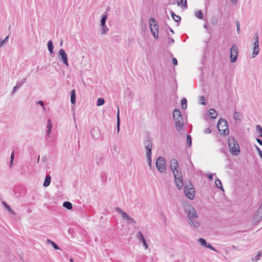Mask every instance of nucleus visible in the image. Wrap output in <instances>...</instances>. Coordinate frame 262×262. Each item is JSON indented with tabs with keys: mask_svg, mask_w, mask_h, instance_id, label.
<instances>
[{
	"mask_svg": "<svg viewBox=\"0 0 262 262\" xmlns=\"http://www.w3.org/2000/svg\"><path fill=\"white\" fill-rule=\"evenodd\" d=\"M238 54V49L236 45H234L232 46L230 50V61L231 62H235L237 60Z\"/></svg>",
	"mask_w": 262,
	"mask_h": 262,
	"instance_id": "obj_11",
	"label": "nucleus"
},
{
	"mask_svg": "<svg viewBox=\"0 0 262 262\" xmlns=\"http://www.w3.org/2000/svg\"><path fill=\"white\" fill-rule=\"evenodd\" d=\"M70 261V262H74L73 259L72 258H71Z\"/></svg>",
	"mask_w": 262,
	"mask_h": 262,
	"instance_id": "obj_59",
	"label": "nucleus"
},
{
	"mask_svg": "<svg viewBox=\"0 0 262 262\" xmlns=\"http://www.w3.org/2000/svg\"><path fill=\"white\" fill-rule=\"evenodd\" d=\"M136 237L139 240V242H141L142 243L144 248L145 249H147L148 248V245L141 231H139L138 232V233L136 235Z\"/></svg>",
	"mask_w": 262,
	"mask_h": 262,
	"instance_id": "obj_14",
	"label": "nucleus"
},
{
	"mask_svg": "<svg viewBox=\"0 0 262 262\" xmlns=\"http://www.w3.org/2000/svg\"><path fill=\"white\" fill-rule=\"evenodd\" d=\"M118 111H117V132H119L120 131V117H119V106H118Z\"/></svg>",
	"mask_w": 262,
	"mask_h": 262,
	"instance_id": "obj_21",
	"label": "nucleus"
},
{
	"mask_svg": "<svg viewBox=\"0 0 262 262\" xmlns=\"http://www.w3.org/2000/svg\"><path fill=\"white\" fill-rule=\"evenodd\" d=\"M14 152H12L11 155V161H10V167H11L12 165V164L13 162V160H14Z\"/></svg>",
	"mask_w": 262,
	"mask_h": 262,
	"instance_id": "obj_45",
	"label": "nucleus"
},
{
	"mask_svg": "<svg viewBox=\"0 0 262 262\" xmlns=\"http://www.w3.org/2000/svg\"><path fill=\"white\" fill-rule=\"evenodd\" d=\"M115 211L119 213L120 216L122 217L123 219H124L127 213L125 212L124 211H123L121 208L119 207H116L115 208Z\"/></svg>",
	"mask_w": 262,
	"mask_h": 262,
	"instance_id": "obj_18",
	"label": "nucleus"
},
{
	"mask_svg": "<svg viewBox=\"0 0 262 262\" xmlns=\"http://www.w3.org/2000/svg\"><path fill=\"white\" fill-rule=\"evenodd\" d=\"M256 129L257 132L259 133V137L262 138V128L260 125H257L256 126Z\"/></svg>",
	"mask_w": 262,
	"mask_h": 262,
	"instance_id": "obj_36",
	"label": "nucleus"
},
{
	"mask_svg": "<svg viewBox=\"0 0 262 262\" xmlns=\"http://www.w3.org/2000/svg\"><path fill=\"white\" fill-rule=\"evenodd\" d=\"M51 177L50 176H46L45 181L43 182V186L45 187H48L49 186L50 183H51Z\"/></svg>",
	"mask_w": 262,
	"mask_h": 262,
	"instance_id": "obj_22",
	"label": "nucleus"
},
{
	"mask_svg": "<svg viewBox=\"0 0 262 262\" xmlns=\"http://www.w3.org/2000/svg\"><path fill=\"white\" fill-rule=\"evenodd\" d=\"M199 99H200V103L201 104H202L203 105H205L206 104V99H205L204 97L200 96L199 97Z\"/></svg>",
	"mask_w": 262,
	"mask_h": 262,
	"instance_id": "obj_40",
	"label": "nucleus"
},
{
	"mask_svg": "<svg viewBox=\"0 0 262 262\" xmlns=\"http://www.w3.org/2000/svg\"><path fill=\"white\" fill-rule=\"evenodd\" d=\"M71 102L73 104L76 102V92L75 90H72L71 92Z\"/></svg>",
	"mask_w": 262,
	"mask_h": 262,
	"instance_id": "obj_20",
	"label": "nucleus"
},
{
	"mask_svg": "<svg viewBox=\"0 0 262 262\" xmlns=\"http://www.w3.org/2000/svg\"><path fill=\"white\" fill-rule=\"evenodd\" d=\"M236 29L238 34H240V24L238 21H236Z\"/></svg>",
	"mask_w": 262,
	"mask_h": 262,
	"instance_id": "obj_44",
	"label": "nucleus"
},
{
	"mask_svg": "<svg viewBox=\"0 0 262 262\" xmlns=\"http://www.w3.org/2000/svg\"><path fill=\"white\" fill-rule=\"evenodd\" d=\"M168 43L169 45H171L172 43H174V40L173 38L170 37V36L168 37Z\"/></svg>",
	"mask_w": 262,
	"mask_h": 262,
	"instance_id": "obj_47",
	"label": "nucleus"
},
{
	"mask_svg": "<svg viewBox=\"0 0 262 262\" xmlns=\"http://www.w3.org/2000/svg\"><path fill=\"white\" fill-rule=\"evenodd\" d=\"M242 115L239 112H235L234 114V118L235 120H241Z\"/></svg>",
	"mask_w": 262,
	"mask_h": 262,
	"instance_id": "obj_33",
	"label": "nucleus"
},
{
	"mask_svg": "<svg viewBox=\"0 0 262 262\" xmlns=\"http://www.w3.org/2000/svg\"><path fill=\"white\" fill-rule=\"evenodd\" d=\"M262 220V211L257 210L253 217V221L256 223H259Z\"/></svg>",
	"mask_w": 262,
	"mask_h": 262,
	"instance_id": "obj_16",
	"label": "nucleus"
},
{
	"mask_svg": "<svg viewBox=\"0 0 262 262\" xmlns=\"http://www.w3.org/2000/svg\"><path fill=\"white\" fill-rule=\"evenodd\" d=\"M206 248H209L213 251H214L215 252H217L215 249V248L212 246L210 244H207V245L205 247Z\"/></svg>",
	"mask_w": 262,
	"mask_h": 262,
	"instance_id": "obj_42",
	"label": "nucleus"
},
{
	"mask_svg": "<svg viewBox=\"0 0 262 262\" xmlns=\"http://www.w3.org/2000/svg\"><path fill=\"white\" fill-rule=\"evenodd\" d=\"M215 185L221 190L224 191V189L222 185L221 181L219 179H216L215 181Z\"/></svg>",
	"mask_w": 262,
	"mask_h": 262,
	"instance_id": "obj_27",
	"label": "nucleus"
},
{
	"mask_svg": "<svg viewBox=\"0 0 262 262\" xmlns=\"http://www.w3.org/2000/svg\"><path fill=\"white\" fill-rule=\"evenodd\" d=\"M172 63L173 65L176 66L178 64L177 60L176 58H173L172 59Z\"/></svg>",
	"mask_w": 262,
	"mask_h": 262,
	"instance_id": "obj_48",
	"label": "nucleus"
},
{
	"mask_svg": "<svg viewBox=\"0 0 262 262\" xmlns=\"http://www.w3.org/2000/svg\"><path fill=\"white\" fill-rule=\"evenodd\" d=\"M195 16L199 19H202L203 18V15L202 13V11L199 10L196 12Z\"/></svg>",
	"mask_w": 262,
	"mask_h": 262,
	"instance_id": "obj_37",
	"label": "nucleus"
},
{
	"mask_svg": "<svg viewBox=\"0 0 262 262\" xmlns=\"http://www.w3.org/2000/svg\"><path fill=\"white\" fill-rule=\"evenodd\" d=\"M169 30H170V32L171 33H172V34H173V33H174V31H173V30L172 29L170 28V29H169Z\"/></svg>",
	"mask_w": 262,
	"mask_h": 262,
	"instance_id": "obj_58",
	"label": "nucleus"
},
{
	"mask_svg": "<svg viewBox=\"0 0 262 262\" xmlns=\"http://www.w3.org/2000/svg\"><path fill=\"white\" fill-rule=\"evenodd\" d=\"M207 176H208V179H209V180H212V179H213V177H212V174L209 173V174H208L207 175Z\"/></svg>",
	"mask_w": 262,
	"mask_h": 262,
	"instance_id": "obj_52",
	"label": "nucleus"
},
{
	"mask_svg": "<svg viewBox=\"0 0 262 262\" xmlns=\"http://www.w3.org/2000/svg\"><path fill=\"white\" fill-rule=\"evenodd\" d=\"M198 217L190 218L188 219L189 225L193 228H198L200 227V223L197 221Z\"/></svg>",
	"mask_w": 262,
	"mask_h": 262,
	"instance_id": "obj_15",
	"label": "nucleus"
},
{
	"mask_svg": "<svg viewBox=\"0 0 262 262\" xmlns=\"http://www.w3.org/2000/svg\"><path fill=\"white\" fill-rule=\"evenodd\" d=\"M170 167L173 174H175L176 173L178 174V173L181 172L179 164L176 159H172L171 160L170 162Z\"/></svg>",
	"mask_w": 262,
	"mask_h": 262,
	"instance_id": "obj_8",
	"label": "nucleus"
},
{
	"mask_svg": "<svg viewBox=\"0 0 262 262\" xmlns=\"http://www.w3.org/2000/svg\"><path fill=\"white\" fill-rule=\"evenodd\" d=\"M8 38L9 36H7L3 40H2L0 42V47H2L4 43L7 42L8 41Z\"/></svg>",
	"mask_w": 262,
	"mask_h": 262,
	"instance_id": "obj_43",
	"label": "nucleus"
},
{
	"mask_svg": "<svg viewBox=\"0 0 262 262\" xmlns=\"http://www.w3.org/2000/svg\"><path fill=\"white\" fill-rule=\"evenodd\" d=\"M228 143L231 154L233 156H237L240 152V149L236 140L233 137L230 136L228 139Z\"/></svg>",
	"mask_w": 262,
	"mask_h": 262,
	"instance_id": "obj_2",
	"label": "nucleus"
},
{
	"mask_svg": "<svg viewBox=\"0 0 262 262\" xmlns=\"http://www.w3.org/2000/svg\"><path fill=\"white\" fill-rule=\"evenodd\" d=\"M46 242H47V243L50 244L54 247V248L55 249H56V250H60V248H59V246H58L54 242L51 241L50 239H47Z\"/></svg>",
	"mask_w": 262,
	"mask_h": 262,
	"instance_id": "obj_25",
	"label": "nucleus"
},
{
	"mask_svg": "<svg viewBox=\"0 0 262 262\" xmlns=\"http://www.w3.org/2000/svg\"><path fill=\"white\" fill-rule=\"evenodd\" d=\"M58 57L60 61L66 66H69L67 54L63 49H60L58 52Z\"/></svg>",
	"mask_w": 262,
	"mask_h": 262,
	"instance_id": "obj_9",
	"label": "nucleus"
},
{
	"mask_svg": "<svg viewBox=\"0 0 262 262\" xmlns=\"http://www.w3.org/2000/svg\"><path fill=\"white\" fill-rule=\"evenodd\" d=\"M124 220H125L126 221H127L129 223L135 224L136 223L135 222V221L134 220V219L132 218L131 217H130L127 214L125 216Z\"/></svg>",
	"mask_w": 262,
	"mask_h": 262,
	"instance_id": "obj_26",
	"label": "nucleus"
},
{
	"mask_svg": "<svg viewBox=\"0 0 262 262\" xmlns=\"http://www.w3.org/2000/svg\"><path fill=\"white\" fill-rule=\"evenodd\" d=\"M184 193L186 196L190 199L193 200L195 196L194 189L191 187H189L188 186L184 188Z\"/></svg>",
	"mask_w": 262,
	"mask_h": 262,
	"instance_id": "obj_10",
	"label": "nucleus"
},
{
	"mask_svg": "<svg viewBox=\"0 0 262 262\" xmlns=\"http://www.w3.org/2000/svg\"><path fill=\"white\" fill-rule=\"evenodd\" d=\"M231 3L232 4H233L234 5H236L237 4V0H230Z\"/></svg>",
	"mask_w": 262,
	"mask_h": 262,
	"instance_id": "obj_54",
	"label": "nucleus"
},
{
	"mask_svg": "<svg viewBox=\"0 0 262 262\" xmlns=\"http://www.w3.org/2000/svg\"><path fill=\"white\" fill-rule=\"evenodd\" d=\"M259 53V40L258 35L256 34L255 35V42L254 43L253 52V57H254Z\"/></svg>",
	"mask_w": 262,
	"mask_h": 262,
	"instance_id": "obj_13",
	"label": "nucleus"
},
{
	"mask_svg": "<svg viewBox=\"0 0 262 262\" xmlns=\"http://www.w3.org/2000/svg\"><path fill=\"white\" fill-rule=\"evenodd\" d=\"M145 147L146 150V156L147 158L148 163L149 167L151 166V148L152 147V142L147 140L144 142Z\"/></svg>",
	"mask_w": 262,
	"mask_h": 262,
	"instance_id": "obj_4",
	"label": "nucleus"
},
{
	"mask_svg": "<svg viewBox=\"0 0 262 262\" xmlns=\"http://www.w3.org/2000/svg\"><path fill=\"white\" fill-rule=\"evenodd\" d=\"M198 242L199 243H200V244L201 245V246H203L204 247H206V246L207 245V243L206 241V240L203 238H200L198 239Z\"/></svg>",
	"mask_w": 262,
	"mask_h": 262,
	"instance_id": "obj_32",
	"label": "nucleus"
},
{
	"mask_svg": "<svg viewBox=\"0 0 262 262\" xmlns=\"http://www.w3.org/2000/svg\"><path fill=\"white\" fill-rule=\"evenodd\" d=\"M100 27H101V34L102 35H105L107 33L108 30H109V29L107 27V26L106 25H100Z\"/></svg>",
	"mask_w": 262,
	"mask_h": 262,
	"instance_id": "obj_19",
	"label": "nucleus"
},
{
	"mask_svg": "<svg viewBox=\"0 0 262 262\" xmlns=\"http://www.w3.org/2000/svg\"><path fill=\"white\" fill-rule=\"evenodd\" d=\"M52 126H53L52 123L51 122V119H49L48 120L47 125V127L48 129L47 131V136H49L51 134Z\"/></svg>",
	"mask_w": 262,
	"mask_h": 262,
	"instance_id": "obj_17",
	"label": "nucleus"
},
{
	"mask_svg": "<svg viewBox=\"0 0 262 262\" xmlns=\"http://www.w3.org/2000/svg\"><path fill=\"white\" fill-rule=\"evenodd\" d=\"M150 29L154 37L155 38H158V25L154 18L149 19Z\"/></svg>",
	"mask_w": 262,
	"mask_h": 262,
	"instance_id": "obj_6",
	"label": "nucleus"
},
{
	"mask_svg": "<svg viewBox=\"0 0 262 262\" xmlns=\"http://www.w3.org/2000/svg\"><path fill=\"white\" fill-rule=\"evenodd\" d=\"M258 209L260 211H262V202Z\"/></svg>",
	"mask_w": 262,
	"mask_h": 262,
	"instance_id": "obj_56",
	"label": "nucleus"
},
{
	"mask_svg": "<svg viewBox=\"0 0 262 262\" xmlns=\"http://www.w3.org/2000/svg\"><path fill=\"white\" fill-rule=\"evenodd\" d=\"M39 156L38 157V159H37L38 162H39Z\"/></svg>",
	"mask_w": 262,
	"mask_h": 262,
	"instance_id": "obj_61",
	"label": "nucleus"
},
{
	"mask_svg": "<svg viewBox=\"0 0 262 262\" xmlns=\"http://www.w3.org/2000/svg\"><path fill=\"white\" fill-rule=\"evenodd\" d=\"M259 156L261 158V159H262V153L260 154V155H259Z\"/></svg>",
	"mask_w": 262,
	"mask_h": 262,
	"instance_id": "obj_60",
	"label": "nucleus"
},
{
	"mask_svg": "<svg viewBox=\"0 0 262 262\" xmlns=\"http://www.w3.org/2000/svg\"><path fill=\"white\" fill-rule=\"evenodd\" d=\"M217 129L221 135H228L229 133L227 121L223 118H220L217 124Z\"/></svg>",
	"mask_w": 262,
	"mask_h": 262,
	"instance_id": "obj_3",
	"label": "nucleus"
},
{
	"mask_svg": "<svg viewBox=\"0 0 262 262\" xmlns=\"http://www.w3.org/2000/svg\"><path fill=\"white\" fill-rule=\"evenodd\" d=\"M187 143L188 147H190L191 146V138L189 135L187 136Z\"/></svg>",
	"mask_w": 262,
	"mask_h": 262,
	"instance_id": "obj_38",
	"label": "nucleus"
},
{
	"mask_svg": "<svg viewBox=\"0 0 262 262\" xmlns=\"http://www.w3.org/2000/svg\"><path fill=\"white\" fill-rule=\"evenodd\" d=\"M182 107L185 110L187 107V100L186 98H183L181 100Z\"/></svg>",
	"mask_w": 262,
	"mask_h": 262,
	"instance_id": "obj_35",
	"label": "nucleus"
},
{
	"mask_svg": "<svg viewBox=\"0 0 262 262\" xmlns=\"http://www.w3.org/2000/svg\"><path fill=\"white\" fill-rule=\"evenodd\" d=\"M174 178V182L177 188L179 189H181L183 185V177L181 172L178 173V174L176 173L173 174Z\"/></svg>",
	"mask_w": 262,
	"mask_h": 262,
	"instance_id": "obj_12",
	"label": "nucleus"
},
{
	"mask_svg": "<svg viewBox=\"0 0 262 262\" xmlns=\"http://www.w3.org/2000/svg\"><path fill=\"white\" fill-rule=\"evenodd\" d=\"M204 28L207 29H208V26L206 24H205L204 25Z\"/></svg>",
	"mask_w": 262,
	"mask_h": 262,
	"instance_id": "obj_57",
	"label": "nucleus"
},
{
	"mask_svg": "<svg viewBox=\"0 0 262 262\" xmlns=\"http://www.w3.org/2000/svg\"><path fill=\"white\" fill-rule=\"evenodd\" d=\"M204 132L205 133L209 134L211 132V130L209 128H207L204 130Z\"/></svg>",
	"mask_w": 262,
	"mask_h": 262,
	"instance_id": "obj_51",
	"label": "nucleus"
},
{
	"mask_svg": "<svg viewBox=\"0 0 262 262\" xmlns=\"http://www.w3.org/2000/svg\"><path fill=\"white\" fill-rule=\"evenodd\" d=\"M173 118L174 121V125L178 131H180L184 126V119L181 112L178 109H174L173 111Z\"/></svg>",
	"mask_w": 262,
	"mask_h": 262,
	"instance_id": "obj_1",
	"label": "nucleus"
},
{
	"mask_svg": "<svg viewBox=\"0 0 262 262\" xmlns=\"http://www.w3.org/2000/svg\"><path fill=\"white\" fill-rule=\"evenodd\" d=\"M37 103H38V104H40V105H41L42 106H43V110H45V107L43 106V101H41V100L38 101L37 102Z\"/></svg>",
	"mask_w": 262,
	"mask_h": 262,
	"instance_id": "obj_49",
	"label": "nucleus"
},
{
	"mask_svg": "<svg viewBox=\"0 0 262 262\" xmlns=\"http://www.w3.org/2000/svg\"><path fill=\"white\" fill-rule=\"evenodd\" d=\"M107 14L103 15L100 20V25H106V21L107 20Z\"/></svg>",
	"mask_w": 262,
	"mask_h": 262,
	"instance_id": "obj_29",
	"label": "nucleus"
},
{
	"mask_svg": "<svg viewBox=\"0 0 262 262\" xmlns=\"http://www.w3.org/2000/svg\"><path fill=\"white\" fill-rule=\"evenodd\" d=\"M180 3L183 7H187V0H180V2H178V4L180 5Z\"/></svg>",
	"mask_w": 262,
	"mask_h": 262,
	"instance_id": "obj_39",
	"label": "nucleus"
},
{
	"mask_svg": "<svg viewBox=\"0 0 262 262\" xmlns=\"http://www.w3.org/2000/svg\"><path fill=\"white\" fill-rule=\"evenodd\" d=\"M22 83L20 82H17L16 85L13 88L12 94L13 95L15 92L21 86Z\"/></svg>",
	"mask_w": 262,
	"mask_h": 262,
	"instance_id": "obj_30",
	"label": "nucleus"
},
{
	"mask_svg": "<svg viewBox=\"0 0 262 262\" xmlns=\"http://www.w3.org/2000/svg\"><path fill=\"white\" fill-rule=\"evenodd\" d=\"M256 149L257 151L258 152L259 155L262 153L261 150L258 146H256Z\"/></svg>",
	"mask_w": 262,
	"mask_h": 262,
	"instance_id": "obj_50",
	"label": "nucleus"
},
{
	"mask_svg": "<svg viewBox=\"0 0 262 262\" xmlns=\"http://www.w3.org/2000/svg\"><path fill=\"white\" fill-rule=\"evenodd\" d=\"M156 167L160 172L162 173L166 172V164L165 158L162 157H158L156 160Z\"/></svg>",
	"mask_w": 262,
	"mask_h": 262,
	"instance_id": "obj_5",
	"label": "nucleus"
},
{
	"mask_svg": "<svg viewBox=\"0 0 262 262\" xmlns=\"http://www.w3.org/2000/svg\"><path fill=\"white\" fill-rule=\"evenodd\" d=\"M209 112V115L212 119H215L217 117V114L215 110L210 109Z\"/></svg>",
	"mask_w": 262,
	"mask_h": 262,
	"instance_id": "obj_23",
	"label": "nucleus"
},
{
	"mask_svg": "<svg viewBox=\"0 0 262 262\" xmlns=\"http://www.w3.org/2000/svg\"><path fill=\"white\" fill-rule=\"evenodd\" d=\"M185 210L187 213V217L188 219L198 217L197 212L195 208L191 205H187L185 206Z\"/></svg>",
	"mask_w": 262,
	"mask_h": 262,
	"instance_id": "obj_7",
	"label": "nucleus"
},
{
	"mask_svg": "<svg viewBox=\"0 0 262 262\" xmlns=\"http://www.w3.org/2000/svg\"><path fill=\"white\" fill-rule=\"evenodd\" d=\"M5 208H6L7 209V210H8L10 213H11V214H15V212L13 211V209H12L11 208V207H10V206H9V205L7 206V207H5Z\"/></svg>",
	"mask_w": 262,
	"mask_h": 262,
	"instance_id": "obj_41",
	"label": "nucleus"
},
{
	"mask_svg": "<svg viewBox=\"0 0 262 262\" xmlns=\"http://www.w3.org/2000/svg\"><path fill=\"white\" fill-rule=\"evenodd\" d=\"M257 142L261 145H262V140L259 138L256 139Z\"/></svg>",
	"mask_w": 262,
	"mask_h": 262,
	"instance_id": "obj_53",
	"label": "nucleus"
},
{
	"mask_svg": "<svg viewBox=\"0 0 262 262\" xmlns=\"http://www.w3.org/2000/svg\"><path fill=\"white\" fill-rule=\"evenodd\" d=\"M261 256V253L260 252H259L257 253V255H256V256L255 257V260L256 261L259 260L260 259V258Z\"/></svg>",
	"mask_w": 262,
	"mask_h": 262,
	"instance_id": "obj_46",
	"label": "nucleus"
},
{
	"mask_svg": "<svg viewBox=\"0 0 262 262\" xmlns=\"http://www.w3.org/2000/svg\"><path fill=\"white\" fill-rule=\"evenodd\" d=\"M48 50L50 52V54H52L53 53V48H54V46H53V42L51 40H49L48 42Z\"/></svg>",
	"mask_w": 262,
	"mask_h": 262,
	"instance_id": "obj_24",
	"label": "nucleus"
},
{
	"mask_svg": "<svg viewBox=\"0 0 262 262\" xmlns=\"http://www.w3.org/2000/svg\"><path fill=\"white\" fill-rule=\"evenodd\" d=\"M63 206L69 210H71L72 208V204L69 202H64Z\"/></svg>",
	"mask_w": 262,
	"mask_h": 262,
	"instance_id": "obj_28",
	"label": "nucleus"
},
{
	"mask_svg": "<svg viewBox=\"0 0 262 262\" xmlns=\"http://www.w3.org/2000/svg\"><path fill=\"white\" fill-rule=\"evenodd\" d=\"M171 16L173 18V19L177 22H179L181 20V17L178 16V15H177L176 14H175L174 13V12H171Z\"/></svg>",
	"mask_w": 262,
	"mask_h": 262,
	"instance_id": "obj_31",
	"label": "nucleus"
},
{
	"mask_svg": "<svg viewBox=\"0 0 262 262\" xmlns=\"http://www.w3.org/2000/svg\"><path fill=\"white\" fill-rule=\"evenodd\" d=\"M104 103V100L103 98H99L97 100V106H100Z\"/></svg>",
	"mask_w": 262,
	"mask_h": 262,
	"instance_id": "obj_34",
	"label": "nucleus"
},
{
	"mask_svg": "<svg viewBox=\"0 0 262 262\" xmlns=\"http://www.w3.org/2000/svg\"><path fill=\"white\" fill-rule=\"evenodd\" d=\"M2 204H3V205H4L5 207H7V206H8V205L6 203V202H5V201H3V202H2Z\"/></svg>",
	"mask_w": 262,
	"mask_h": 262,
	"instance_id": "obj_55",
	"label": "nucleus"
}]
</instances>
